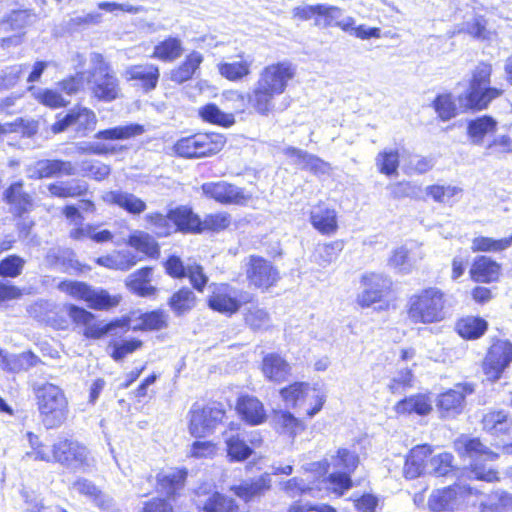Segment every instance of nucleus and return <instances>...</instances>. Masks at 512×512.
<instances>
[{"mask_svg":"<svg viewBox=\"0 0 512 512\" xmlns=\"http://www.w3.org/2000/svg\"><path fill=\"white\" fill-rule=\"evenodd\" d=\"M37 407L41 421L47 429L60 427L67 419L68 400L63 390L52 383H45L36 390Z\"/></svg>","mask_w":512,"mask_h":512,"instance_id":"obj_1","label":"nucleus"},{"mask_svg":"<svg viewBox=\"0 0 512 512\" xmlns=\"http://www.w3.org/2000/svg\"><path fill=\"white\" fill-rule=\"evenodd\" d=\"M408 317L413 323L432 324L445 318V296L435 287L413 294L408 301Z\"/></svg>","mask_w":512,"mask_h":512,"instance_id":"obj_2","label":"nucleus"},{"mask_svg":"<svg viewBox=\"0 0 512 512\" xmlns=\"http://www.w3.org/2000/svg\"><path fill=\"white\" fill-rule=\"evenodd\" d=\"M454 448L459 456L470 460L472 477L487 482L498 479L497 472L483 464L485 461H494L498 454L491 451L478 438L462 435L454 441Z\"/></svg>","mask_w":512,"mask_h":512,"instance_id":"obj_3","label":"nucleus"},{"mask_svg":"<svg viewBox=\"0 0 512 512\" xmlns=\"http://www.w3.org/2000/svg\"><path fill=\"white\" fill-rule=\"evenodd\" d=\"M92 69L87 72V83L95 98L103 102H111L120 93L119 82L109 64L99 53L90 55Z\"/></svg>","mask_w":512,"mask_h":512,"instance_id":"obj_4","label":"nucleus"},{"mask_svg":"<svg viewBox=\"0 0 512 512\" xmlns=\"http://www.w3.org/2000/svg\"><path fill=\"white\" fill-rule=\"evenodd\" d=\"M492 68L489 64L480 63L474 70L470 88L465 95L460 96L459 101L464 108L482 109L487 104L501 95L502 91L489 87Z\"/></svg>","mask_w":512,"mask_h":512,"instance_id":"obj_5","label":"nucleus"},{"mask_svg":"<svg viewBox=\"0 0 512 512\" xmlns=\"http://www.w3.org/2000/svg\"><path fill=\"white\" fill-rule=\"evenodd\" d=\"M358 465L357 453L347 448H339L334 455L327 459L328 469L331 470L328 481L335 493L342 495L351 488V474Z\"/></svg>","mask_w":512,"mask_h":512,"instance_id":"obj_6","label":"nucleus"},{"mask_svg":"<svg viewBox=\"0 0 512 512\" xmlns=\"http://www.w3.org/2000/svg\"><path fill=\"white\" fill-rule=\"evenodd\" d=\"M224 144L225 139L220 134H195L178 140L174 151L180 157L201 158L218 153Z\"/></svg>","mask_w":512,"mask_h":512,"instance_id":"obj_7","label":"nucleus"},{"mask_svg":"<svg viewBox=\"0 0 512 512\" xmlns=\"http://www.w3.org/2000/svg\"><path fill=\"white\" fill-rule=\"evenodd\" d=\"M58 288L73 298L85 301L88 307L95 310H106L120 302L119 296H112L106 290L92 288L84 282L62 281Z\"/></svg>","mask_w":512,"mask_h":512,"instance_id":"obj_8","label":"nucleus"},{"mask_svg":"<svg viewBox=\"0 0 512 512\" xmlns=\"http://www.w3.org/2000/svg\"><path fill=\"white\" fill-rule=\"evenodd\" d=\"M54 462L70 469H79L91 463L90 452L77 440L59 437L53 443Z\"/></svg>","mask_w":512,"mask_h":512,"instance_id":"obj_9","label":"nucleus"},{"mask_svg":"<svg viewBox=\"0 0 512 512\" xmlns=\"http://www.w3.org/2000/svg\"><path fill=\"white\" fill-rule=\"evenodd\" d=\"M224 415L225 412L219 404L207 406L194 404L189 412V433L196 438L211 434Z\"/></svg>","mask_w":512,"mask_h":512,"instance_id":"obj_10","label":"nucleus"},{"mask_svg":"<svg viewBox=\"0 0 512 512\" xmlns=\"http://www.w3.org/2000/svg\"><path fill=\"white\" fill-rule=\"evenodd\" d=\"M280 394L286 405L293 408L301 407L307 400H313L310 402V404H313V407L307 409V415L310 418L322 409L325 402L324 395L320 394L316 388L310 387V385L305 382L293 383L281 389Z\"/></svg>","mask_w":512,"mask_h":512,"instance_id":"obj_11","label":"nucleus"},{"mask_svg":"<svg viewBox=\"0 0 512 512\" xmlns=\"http://www.w3.org/2000/svg\"><path fill=\"white\" fill-rule=\"evenodd\" d=\"M275 96L277 95L256 82L246 96L238 91H231L229 92L228 99L239 101L242 106L240 108L241 112H244L246 103L253 112L261 116H269L275 110Z\"/></svg>","mask_w":512,"mask_h":512,"instance_id":"obj_12","label":"nucleus"},{"mask_svg":"<svg viewBox=\"0 0 512 512\" xmlns=\"http://www.w3.org/2000/svg\"><path fill=\"white\" fill-rule=\"evenodd\" d=\"M296 73L294 65L289 61L273 63L264 67L256 81L276 95H281L288 87Z\"/></svg>","mask_w":512,"mask_h":512,"instance_id":"obj_13","label":"nucleus"},{"mask_svg":"<svg viewBox=\"0 0 512 512\" xmlns=\"http://www.w3.org/2000/svg\"><path fill=\"white\" fill-rule=\"evenodd\" d=\"M250 299L251 295L248 292L221 284L214 286L208 303L213 310L232 314L237 312L242 304L250 302Z\"/></svg>","mask_w":512,"mask_h":512,"instance_id":"obj_14","label":"nucleus"},{"mask_svg":"<svg viewBox=\"0 0 512 512\" xmlns=\"http://www.w3.org/2000/svg\"><path fill=\"white\" fill-rule=\"evenodd\" d=\"M512 362V343L506 340L495 341L488 350L483 362V371L488 380H498Z\"/></svg>","mask_w":512,"mask_h":512,"instance_id":"obj_15","label":"nucleus"},{"mask_svg":"<svg viewBox=\"0 0 512 512\" xmlns=\"http://www.w3.org/2000/svg\"><path fill=\"white\" fill-rule=\"evenodd\" d=\"M97 118L95 113L86 107H75L69 111L62 119L56 121L51 130L54 133H61L68 127H74L80 136H85L88 131L95 128Z\"/></svg>","mask_w":512,"mask_h":512,"instance_id":"obj_16","label":"nucleus"},{"mask_svg":"<svg viewBox=\"0 0 512 512\" xmlns=\"http://www.w3.org/2000/svg\"><path fill=\"white\" fill-rule=\"evenodd\" d=\"M25 171L26 176L30 179L73 176L76 174L75 166L70 161L60 159L38 160L28 165Z\"/></svg>","mask_w":512,"mask_h":512,"instance_id":"obj_17","label":"nucleus"},{"mask_svg":"<svg viewBox=\"0 0 512 512\" xmlns=\"http://www.w3.org/2000/svg\"><path fill=\"white\" fill-rule=\"evenodd\" d=\"M473 392V385L459 383L452 389L440 394L437 400V407L442 417H454L460 414L464 408L465 397Z\"/></svg>","mask_w":512,"mask_h":512,"instance_id":"obj_18","label":"nucleus"},{"mask_svg":"<svg viewBox=\"0 0 512 512\" xmlns=\"http://www.w3.org/2000/svg\"><path fill=\"white\" fill-rule=\"evenodd\" d=\"M250 284L259 289L273 286L279 279L278 271L267 260L251 256L246 270Z\"/></svg>","mask_w":512,"mask_h":512,"instance_id":"obj_19","label":"nucleus"},{"mask_svg":"<svg viewBox=\"0 0 512 512\" xmlns=\"http://www.w3.org/2000/svg\"><path fill=\"white\" fill-rule=\"evenodd\" d=\"M361 282L363 290L357 296V303L363 308L381 301L390 288L389 280L380 274H365Z\"/></svg>","mask_w":512,"mask_h":512,"instance_id":"obj_20","label":"nucleus"},{"mask_svg":"<svg viewBox=\"0 0 512 512\" xmlns=\"http://www.w3.org/2000/svg\"><path fill=\"white\" fill-rule=\"evenodd\" d=\"M223 439L230 461L241 462L252 454V449L245 443L244 436L240 433V424L230 423L223 432Z\"/></svg>","mask_w":512,"mask_h":512,"instance_id":"obj_21","label":"nucleus"},{"mask_svg":"<svg viewBox=\"0 0 512 512\" xmlns=\"http://www.w3.org/2000/svg\"><path fill=\"white\" fill-rule=\"evenodd\" d=\"M202 191L206 196L223 204H239L245 199L242 189L225 181L204 183Z\"/></svg>","mask_w":512,"mask_h":512,"instance_id":"obj_22","label":"nucleus"},{"mask_svg":"<svg viewBox=\"0 0 512 512\" xmlns=\"http://www.w3.org/2000/svg\"><path fill=\"white\" fill-rule=\"evenodd\" d=\"M102 200L109 205H116L129 214L139 215L146 210V203L136 195L121 191H107L102 195Z\"/></svg>","mask_w":512,"mask_h":512,"instance_id":"obj_23","label":"nucleus"},{"mask_svg":"<svg viewBox=\"0 0 512 512\" xmlns=\"http://www.w3.org/2000/svg\"><path fill=\"white\" fill-rule=\"evenodd\" d=\"M286 155L295 159V163L304 170H308L317 176L329 175L331 173V165L306 151L289 147L286 149Z\"/></svg>","mask_w":512,"mask_h":512,"instance_id":"obj_24","label":"nucleus"},{"mask_svg":"<svg viewBox=\"0 0 512 512\" xmlns=\"http://www.w3.org/2000/svg\"><path fill=\"white\" fill-rule=\"evenodd\" d=\"M432 449L428 445L414 447L406 459L404 474L406 478L414 479L421 474L428 473L427 462L431 456Z\"/></svg>","mask_w":512,"mask_h":512,"instance_id":"obj_25","label":"nucleus"},{"mask_svg":"<svg viewBox=\"0 0 512 512\" xmlns=\"http://www.w3.org/2000/svg\"><path fill=\"white\" fill-rule=\"evenodd\" d=\"M262 373L272 382H283L291 373L290 364L277 353H268L262 360Z\"/></svg>","mask_w":512,"mask_h":512,"instance_id":"obj_26","label":"nucleus"},{"mask_svg":"<svg viewBox=\"0 0 512 512\" xmlns=\"http://www.w3.org/2000/svg\"><path fill=\"white\" fill-rule=\"evenodd\" d=\"M319 15L316 20V26L320 28L339 27L343 31H349L355 24L354 18L343 17V12L336 6L320 4Z\"/></svg>","mask_w":512,"mask_h":512,"instance_id":"obj_27","label":"nucleus"},{"mask_svg":"<svg viewBox=\"0 0 512 512\" xmlns=\"http://www.w3.org/2000/svg\"><path fill=\"white\" fill-rule=\"evenodd\" d=\"M127 80L139 81L145 90H152L157 86L159 80V68L152 64L132 65L124 73Z\"/></svg>","mask_w":512,"mask_h":512,"instance_id":"obj_28","label":"nucleus"},{"mask_svg":"<svg viewBox=\"0 0 512 512\" xmlns=\"http://www.w3.org/2000/svg\"><path fill=\"white\" fill-rule=\"evenodd\" d=\"M310 221L322 234H333L338 228L336 211L325 205H318L311 210Z\"/></svg>","mask_w":512,"mask_h":512,"instance_id":"obj_29","label":"nucleus"},{"mask_svg":"<svg viewBox=\"0 0 512 512\" xmlns=\"http://www.w3.org/2000/svg\"><path fill=\"white\" fill-rule=\"evenodd\" d=\"M73 490L87 496L98 508L110 511L114 507L113 499L100 491L91 481L79 479L73 483Z\"/></svg>","mask_w":512,"mask_h":512,"instance_id":"obj_30","label":"nucleus"},{"mask_svg":"<svg viewBox=\"0 0 512 512\" xmlns=\"http://www.w3.org/2000/svg\"><path fill=\"white\" fill-rule=\"evenodd\" d=\"M483 429L494 436L512 434V422L504 410L490 411L482 418Z\"/></svg>","mask_w":512,"mask_h":512,"instance_id":"obj_31","label":"nucleus"},{"mask_svg":"<svg viewBox=\"0 0 512 512\" xmlns=\"http://www.w3.org/2000/svg\"><path fill=\"white\" fill-rule=\"evenodd\" d=\"M237 411L243 419L252 424L258 425L265 421L266 413L263 404L255 397L243 396L237 402Z\"/></svg>","mask_w":512,"mask_h":512,"instance_id":"obj_32","label":"nucleus"},{"mask_svg":"<svg viewBox=\"0 0 512 512\" xmlns=\"http://www.w3.org/2000/svg\"><path fill=\"white\" fill-rule=\"evenodd\" d=\"M204 60L203 55L198 51L190 52L184 61L171 71V81L182 84L190 80L199 69Z\"/></svg>","mask_w":512,"mask_h":512,"instance_id":"obj_33","label":"nucleus"},{"mask_svg":"<svg viewBox=\"0 0 512 512\" xmlns=\"http://www.w3.org/2000/svg\"><path fill=\"white\" fill-rule=\"evenodd\" d=\"M470 274L472 279L476 282L490 283L498 279L500 266L490 258L480 256L475 259Z\"/></svg>","mask_w":512,"mask_h":512,"instance_id":"obj_34","label":"nucleus"},{"mask_svg":"<svg viewBox=\"0 0 512 512\" xmlns=\"http://www.w3.org/2000/svg\"><path fill=\"white\" fill-rule=\"evenodd\" d=\"M394 410L397 414L426 415L432 410V402L427 395L417 394L397 402Z\"/></svg>","mask_w":512,"mask_h":512,"instance_id":"obj_35","label":"nucleus"},{"mask_svg":"<svg viewBox=\"0 0 512 512\" xmlns=\"http://www.w3.org/2000/svg\"><path fill=\"white\" fill-rule=\"evenodd\" d=\"M151 277V268H141L138 271L129 275L126 284L132 292L139 296H152L155 294L156 288L150 284Z\"/></svg>","mask_w":512,"mask_h":512,"instance_id":"obj_36","label":"nucleus"},{"mask_svg":"<svg viewBox=\"0 0 512 512\" xmlns=\"http://www.w3.org/2000/svg\"><path fill=\"white\" fill-rule=\"evenodd\" d=\"M47 190L52 197L69 198L85 195L88 184L80 180L59 181L47 185Z\"/></svg>","mask_w":512,"mask_h":512,"instance_id":"obj_37","label":"nucleus"},{"mask_svg":"<svg viewBox=\"0 0 512 512\" xmlns=\"http://www.w3.org/2000/svg\"><path fill=\"white\" fill-rule=\"evenodd\" d=\"M197 505L204 512H238V505L234 499L219 492H214L204 499H199Z\"/></svg>","mask_w":512,"mask_h":512,"instance_id":"obj_38","label":"nucleus"},{"mask_svg":"<svg viewBox=\"0 0 512 512\" xmlns=\"http://www.w3.org/2000/svg\"><path fill=\"white\" fill-rule=\"evenodd\" d=\"M275 429L278 433L294 439L305 429L302 421L288 411H276L273 417Z\"/></svg>","mask_w":512,"mask_h":512,"instance_id":"obj_39","label":"nucleus"},{"mask_svg":"<svg viewBox=\"0 0 512 512\" xmlns=\"http://www.w3.org/2000/svg\"><path fill=\"white\" fill-rule=\"evenodd\" d=\"M183 51V44L179 38L168 37L154 47L151 57L164 62H173L183 54Z\"/></svg>","mask_w":512,"mask_h":512,"instance_id":"obj_40","label":"nucleus"},{"mask_svg":"<svg viewBox=\"0 0 512 512\" xmlns=\"http://www.w3.org/2000/svg\"><path fill=\"white\" fill-rule=\"evenodd\" d=\"M36 14L31 10L12 11L0 22L3 31H21L36 21Z\"/></svg>","mask_w":512,"mask_h":512,"instance_id":"obj_41","label":"nucleus"},{"mask_svg":"<svg viewBox=\"0 0 512 512\" xmlns=\"http://www.w3.org/2000/svg\"><path fill=\"white\" fill-rule=\"evenodd\" d=\"M456 505V491L444 488L434 491L428 500V506L433 512H452Z\"/></svg>","mask_w":512,"mask_h":512,"instance_id":"obj_42","label":"nucleus"},{"mask_svg":"<svg viewBox=\"0 0 512 512\" xmlns=\"http://www.w3.org/2000/svg\"><path fill=\"white\" fill-rule=\"evenodd\" d=\"M488 323L480 317L468 316L456 324L458 334L465 339H478L487 330Z\"/></svg>","mask_w":512,"mask_h":512,"instance_id":"obj_43","label":"nucleus"},{"mask_svg":"<svg viewBox=\"0 0 512 512\" xmlns=\"http://www.w3.org/2000/svg\"><path fill=\"white\" fill-rule=\"evenodd\" d=\"M496 125V121L489 116L471 120L467 126V133L471 142L476 145L481 144L486 135L495 132Z\"/></svg>","mask_w":512,"mask_h":512,"instance_id":"obj_44","label":"nucleus"},{"mask_svg":"<svg viewBox=\"0 0 512 512\" xmlns=\"http://www.w3.org/2000/svg\"><path fill=\"white\" fill-rule=\"evenodd\" d=\"M5 198L19 214L30 210L32 207V198L23 190L22 181L11 184L5 192Z\"/></svg>","mask_w":512,"mask_h":512,"instance_id":"obj_45","label":"nucleus"},{"mask_svg":"<svg viewBox=\"0 0 512 512\" xmlns=\"http://www.w3.org/2000/svg\"><path fill=\"white\" fill-rule=\"evenodd\" d=\"M186 476L187 472L185 470L171 468L158 473L157 482L161 491L168 495H172L183 485Z\"/></svg>","mask_w":512,"mask_h":512,"instance_id":"obj_46","label":"nucleus"},{"mask_svg":"<svg viewBox=\"0 0 512 512\" xmlns=\"http://www.w3.org/2000/svg\"><path fill=\"white\" fill-rule=\"evenodd\" d=\"M39 361V358L32 352L5 354L2 356V362L5 368L12 372L28 370L36 366Z\"/></svg>","mask_w":512,"mask_h":512,"instance_id":"obj_47","label":"nucleus"},{"mask_svg":"<svg viewBox=\"0 0 512 512\" xmlns=\"http://www.w3.org/2000/svg\"><path fill=\"white\" fill-rule=\"evenodd\" d=\"M172 224L174 231L176 230H197L200 229L201 221L191 209L187 207H179L171 211Z\"/></svg>","mask_w":512,"mask_h":512,"instance_id":"obj_48","label":"nucleus"},{"mask_svg":"<svg viewBox=\"0 0 512 512\" xmlns=\"http://www.w3.org/2000/svg\"><path fill=\"white\" fill-rule=\"evenodd\" d=\"M143 132L144 128L142 125L128 124L101 130L96 133L95 138L103 140H124L141 135Z\"/></svg>","mask_w":512,"mask_h":512,"instance_id":"obj_49","label":"nucleus"},{"mask_svg":"<svg viewBox=\"0 0 512 512\" xmlns=\"http://www.w3.org/2000/svg\"><path fill=\"white\" fill-rule=\"evenodd\" d=\"M375 164L380 173L386 176L397 175L399 166L398 150L385 148L380 151L375 158Z\"/></svg>","mask_w":512,"mask_h":512,"instance_id":"obj_50","label":"nucleus"},{"mask_svg":"<svg viewBox=\"0 0 512 512\" xmlns=\"http://www.w3.org/2000/svg\"><path fill=\"white\" fill-rule=\"evenodd\" d=\"M127 243L136 250L154 257L159 253V247L154 238L146 232L136 230L128 238Z\"/></svg>","mask_w":512,"mask_h":512,"instance_id":"obj_51","label":"nucleus"},{"mask_svg":"<svg viewBox=\"0 0 512 512\" xmlns=\"http://www.w3.org/2000/svg\"><path fill=\"white\" fill-rule=\"evenodd\" d=\"M512 245V235L508 238L493 239L490 237H476L472 240L471 249L473 252H500Z\"/></svg>","mask_w":512,"mask_h":512,"instance_id":"obj_52","label":"nucleus"},{"mask_svg":"<svg viewBox=\"0 0 512 512\" xmlns=\"http://www.w3.org/2000/svg\"><path fill=\"white\" fill-rule=\"evenodd\" d=\"M251 62L247 60L218 64L219 73L228 80L237 81L250 74Z\"/></svg>","mask_w":512,"mask_h":512,"instance_id":"obj_53","label":"nucleus"},{"mask_svg":"<svg viewBox=\"0 0 512 512\" xmlns=\"http://www.w3.org/2000/svg\"><path fill=\"white\" fill-rule=\"evenodd\" d=\"M196 303V297L193 291L187 288L180 289L174 293L169 301L171 309L177 314L182 315L191 310Z\"/></svg>","mask_w":512,"mask_h":512,"instance_id":"obj_54","label":"nucleus"},{"mask_svg":"<svg viewBox=\"0 0 512 512\" xmlns=\"http://www.w3.org/2000/svg\"><path fill=\"white\" fill-rule=\"evenodd\" d=\"M270 480L267 477L261 476L252 481H245L239 486H235L233 491L235 494L246 500L268 489Z\"/></svg>","mask_w":512,"mask_h":512,"instance_id":"obj_55","label":"nucleus"},{"mask_svg":"<svg viewBox=\"0 0 512 512\" xmlns=\"http://www.w3.org/2000/svg\"><path fill=\"white\" fill-rule=\"evenodd\" d=\"M453 455L448 452L439 453L431 456L427 462L428 473L436 476H445L453 468Z\"/></svg>","mask_w":512,"mask_h":512,"instance_id":"obj_56","label":"nucleus"},{"mask_svg":"<svg viewBox=\"0 0 512 512\" xmlns=\"http://www.w3.org/2000/svg\"><path fill=\"white\" fill-rule=\"evenodd\" d=\"M145 221L152 227L158 236H167L174 231L172 224L171 211L167 215L158 212L149 213L145 216Z\"/></svg>","mask_w":512,"mask_h":512,"instance_id":"obj_57","label":"nucleus"},{"mask_svg":"<svg viewBox=\"0 0 512 512\" xmlns=\"http://www.w3.org/2000/svg\"><path fill=\"white\" fill-rule=\"evenodd\" d=\"M200 115L205 121L211 122L213 124L222 125L224 127H229L233 125L235 122L233 114L222 112L214 104H208L204 106L200 111Z\"/></svg>","mask_w":512,"mask_h":512,"instance_id":"obj_58","label":"nucleus"},{"mask_svg":"<svg viewBox=\"0 0 512 512\" xmlns=\"http://www.w3.org/2000/svg\"><path fill=\"white\" fill-rule=\"evenodd\" d=\"M127 325L128 322L126 320H116L108 324L92 321L84 328L83 335L86 338L99 339L107 333L113 331L116 327H123Z\"/></svg>","mask_w":512,"mask_h":512,"instance_id":"obj_59","label":"nucleus"},{"mask_svg":"<svg viewBox=\"0 0 512 512\" xmlns=\"http://www.w3.org/2000/svg\"><path fill=\"white\" fill-rule=\"evenodd\" d=\"M342 241H333L319 245L316 250L317 261L320 265L326 266L334 262L343 250Z\"/></svg>","mask_w":512,"mask_h":512,"instance_id":"obj_60","label":"nucleus"},{"mask_svg":"<svg viewBox=\"0 0 512 512\" xmlns=\"http://www.w3.org/2000/svg\"><path fill=\"white\" fill-rule=\"evenodd\" d=\"M462 189L451 185H431L426 188V194L435 202L447 204L452 198L460 194Z\"/></svg>","mask_w":512,"mask_h":512,"instance_id":"obj_61","label":"nucleus"},{"mask_svg":"<svg viewBox=\"0 0 512 512\" xmlns=\"http://www.w3.org/2000/svg\"><path fill=\"white\" fill-rule=\"evenodd\" d=\"M25 68L26 65L24 64H16L0 69V91L14 87L18 83Z\"/></svg>","mask_w":512,"mask_h":512,"instance_id":"obj_62","label":"nucleus"},{"mask_svg":"<svg viewBox=\"0 0 512 512\" xmlns=\"http://www.w3.org/2000/svg\"><path fill=\"white\" fill-rule=\"evenodd\" d=\"M83 176L96 181L104 180L110 174V167L100 161L86 160L80 164Z\"/></svg>","mask_w":512,"mask_h":512,"instance_id":"obj_63","label":"nucleus"},{"mask_svg":"<svg viewBox=\"0 0 512 512\" xmlns=\"http://www.w3.org/2000/svg\"><path fill=\"white\" fill-rule=\"evenodd\" d=\"M26 261L18 255H10L0 262V276L15 278L19 276Z\"/></svg>","mask_w":512,"mask_h":512,"instance_id":"obj_64","label":"nucleus"}]
</instances>
